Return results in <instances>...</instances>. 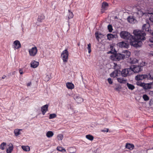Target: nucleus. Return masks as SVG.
Segmentation results:
<instances>
[{
  "label": "nucleus",
  "mask_w": 153,
  "mask_h": 153,
  "mask_svg": "<svg viewBox=\"0 0 153 153\" xmlns=\"http://www.w3.org/2000/svg\"><path fill=\"white\" fill-rule=\"evenodd\" d=\"M133 33L134 36L128 32L122 31L120 32V35L121 38L127 40L128 42L130 43L131 45L136 48L140 46L142 44L141 41L145 39L144 33L137 30H134Z\"/></svg>",
  "instance_id": "f257e3e1"
},
{
  "label": "nucleus",
  "mask_w": 153,
  "mask_h": 153,
  "mask_svg": "<svg viewBox=\"0 0 153 153\" xmlns=\"http://www.w3.org/2000/svg\"><path fill=\"white\" fill-rule=\"evenodd\" d=\"M109 53L113 54L111 56V59L112 60L120 61L125 59V55L119 53H116V51L114 49V51L112 50L110 51Z\"/></svg>",
  "instance_id": "f03ea898"
},
{
  "label": "nucleus",
  "mask_w": 153,
  "mask_h": 153,
  "mask_svg": "<svg viewBox=\"0 0 153 153\" xmlns=\"http://www.w3.org/2000/svg\"><path fill=\"white\" fill-rule=\"evenodd\" d=\"M130 68L132 71L131 72L132 74L138 73L143 70V67L140 65H132L130 67Z\"/></svg>",
  "instance_id": "7ed1b4c3"
},
{
  "label": "nucleus",
  "mask_w": 153,
  "mask_h": 153,
  "mask_svg": "<svg viewBox=\"0 0 153 153\" xmlns=\"http://www.w3.org/2000/svg\"><path fill=\"white\" fill-rule=\"evenodd\" d=\"M68 51L66 49L63 51L62 53L61 57L63 61V62L65 64L68 61Z\"/></svg>",
  "instance_id": "20e7f679"
},
{
  "label": "nucleus",
  "mask_w": 153,
  "mask_h": 153,
  "mask_svg": "<svg viewBox=\"0 0 153 153\" xmlns=\"http://www.w3.org/2000/svg\"><path fill=\"white\" fill-rule=\"evenodd\" d=\"M132 71L129 68H125L122 70L121 72V75L122 76L126 77L127 76H129L132 74L131 72Z\"/></svg>",
  "instance_id": "39448f33"
},
{
  "label": "nucleus",
  "mask_w": 153,
  "mask_h": 153,
  "mask_svg": "<svg viewBox=\"0 0 153 153\" xmlns=\"http://www.w3.org/2000/svg\"><path fill=\"white\" fill-rule=\"evenodd\" d=\"M150 25H149V24L148 23H147L146 24H144L142 28V31H140L142 33H144L145 35L144 36H145L146 35V34L144 32V31H147L149 32L150 30Z\"/></svg>",
  "instance_id": "423d86ee"
},
{
  "label": "nucleus",
  "mask_w": 153,
  "mask_h": 153,
  "mask_svg": "<svg viewBox=\"0 0 153 153\" xmlns=\"http://www.w3.org/2000/svg\"><path fill=\"white\" fill-rule=\"evenodd\" d=\"M37 51L38 50L36 47L34 46L29 49L28 51L30 56H34L36 54Z\"/></svg>",
  "instance_id": "0eeeda50"
},
{
  "label": "nucleus",
  "mask_w": 153,
  "mask_h": 153,
  "mask_svg": "<svg viewBox=\"0 0 153 153\" xmlns=\"http://www.w3.org/2000/svg\"><path fill=\"white\" fill-rule=\"evenodd\" d=\"M108 7V4L106 2H103L102 5L101 12L102 13H104L105 11L107 10Z\"/></svg>",
  "instance_id": "6e6552de"
},
{
  "label": "nucleus",
  "mask_w": 153,
  "mask_h": 153,
  "mask_svg": "<svg viewBox=\"0 0 153 153\" xmlns=\"http://www.w3.org/2000/svg\"><path fill=\"white\" fill-rule=\"evenodd\" d=\"M147 77L146 74L138 75L136 76L135 79L137 80H142L144 79H147Z\"/></svg>",
  "instance_id": "1a4fd4ad"
},
{
  "label": "nucleus",
  "mask_w": 153,
  "mask_h": 153,
  "mask_svg": "<svg viewBox=\"0 0 153 153\" xmlns=\"http://www.w3.org/2000/svg\"><path fill=\"white\" fill-rule=\"evenodd\" d=\"M14 48L15 50L16 49H18L21 47V45L20 42L17 40L14 41L13 42Z\"/></svg>",
  "instance_id": "9d476101"
},
{
  "label": "nucleus",
  "mask_w": 153,
  "mask_h": 153,
  "mask_svg": "<svg viewBox=\"0 0 153 153\" xmlns=\"http://www.w3.org/2000/svg\"><path fill=\"white\" fill-rule=\"evenodd\" d=\"M48 105H45L41 107V111L42 113V114L44 115L45 113L48 110Z\"/></svg>",
  "instance_id": "9b49d317"
},
{
  "label": "nucleus",
  "mask_w": 153,
  "mask_h": 153,
  "mask_svg": "<svg viewBox=\"0 0 153 153\" xmlns=\"http://www.w3.org/2000/svg\"><path fill=\"white\" fill-rule=\"evenodd\" d=\"M39 65V63L35 61H32L30 63L31 67L33 68L37 67Z\"/></svg>",
  "instance_id": "f8f14e48"
},
{
  "label": "nucleus",
  "mask_w": 153,
  "mask_h": 153,
  "mask_svg": "<svg viewBox=\"0 0 153 153\" xmlns=\"http://www.w3.org/2000/svg\"><path fill=\"white\" fill-rule=\"evenodd\" d=\"M126 148L130 150H132L134 148V146L132 144L127 143L126 145Z\"/></svg>",
  "instance_id": "ddd939ff"
},
{
  "label": "nucleus",
  "mask_w": 153,
  "mask_h": 153,
  "mask_svg": "<svg viewBox=\"0 0 153 153\" xmlns=\"http://www.w3.org/2000/svg\"><path fill=\"white\" fill-rule=\"evenodd\" d=\"M118 45L121 48L127 47L128 46V44L124 41L119 42Z\"/></svg>",
  "instance_id": "4468645a"
},
{
  "label": "nucleus",
  "mask_w": 153,
  "mask_h": 153,
  "mask_svg": "<svg viewBox=\"0 0 153 153\" xmlns=\"http://www.w3.org/2000/svg\"><path fill=\"white\" fill-rule=\"evenodd\" d=\"M67 87L69 89H72L74 88V85L71 83L68 82L66 83Z\"/></svg>",
  "instance_id": "2eb2a0df"
},
{
  "label": "nucleus",
  "mask_w": 153,
  "mask_h": 153,
  "mask_svg": "<svg viewBox=\"0 0 153 153\" xmlns=\"http://www.w3.org/2000/svg\"><path fill=\"white\" fill-rule=\"evenodd\" d=\"M68 150L70 153H74L76 151V149L74 147H69L68 148Z\"/></svg>",
  "instance_id": "dca6fc26"
},
{
  "label": "nucleus",
  "mask_w": 153,
  "mask_h": 153,
  "mask_svg": "<svg viewBox=\"0 0 153 153\" xmlns=\"http://www.w3.org/2000/svg\"><path fill=\"white\" fill-rule=\"evenodd\" d=\"M13 149V146L11 144L9 145V147L7 149V153H11Z\"/></svg>",
  "instance_id": "f3484780"
},
{
  "label": "nucleus",
  "mask_w": 153,
  "mask_h": 153,
  "mask_svg": "<svg viewBox=\"0 0 153 153\" xmlns=\"http://www.w3.org/2000/svg\"><path fill=\"white\" fill-rule=\"evenodd\" d=\"M123 53L124 54L123 55H125V58H128L131 54V53L130 51L128 50L124 51Z\"/></svg>",
  "instance_id": "a211bd4d"
},
{
  "label": "nucleus",
  "mask_w": 153,
  "mask_h": 153,
  "mask_svg": "<svg viewBox=\"0 0 153 153\" xmlns=\"http://www.w3.org/2000/svg\"><path fill=\"white\" fill-rule=\"evenodd\" d=\"M22 129H16L14 131V132L16 136H18L21 134L20 131H22Z\"/></svg>",
  "instance_id": "6ab92c4d"
},
{
  "label": "nucleus",
  "mask_w": 153,
  "mask_h": 153,
  "mask_svg": "<svg viewBox=\"0 0 153 153\" xmlns=\"http://www.w3.org/2000/svg\"><path fill=\"white\" fill-rule=\"evenodd\" d=\"M146 75L147 76V79H153V71H151L148 74H146Z\"/></svg>",
  "instance_id": "aec40b11"
},
{
  "label": "nucleus",
  "mask_w": 153,
  "mask_h": 153,
  "mask_svg": "<svg viewBox=\"0 0 153 153\" xmlns=\"http://www.w3.org/2000/svg\"><path fill=\"white\" fill-rule=\"evenodd\" d=\"M45 17L43 14H41L39 16L38 18V21L41 22L45 19Z\"/></svg>",
  "instance_id": "412c9836"
},
{
  "label": "nucleus",
  "mask_w": 153,
  "mask_h": 153,
  "mask_svg": "<svg viewBox=\"0 0 153 153\" xmlns=\"http://www.w3.org/2000/svg\"><path fill=\"white\" fill-rule=\"evenodd\" d=\"M117 80L118 82L121 83H126V80L124 78H117Z\"/></svg>",
  "instance_id": "4be33fe9"
},
{
  "label": "nucleus",
  "mask_w": 153,
  "mask_h": 153,
  "mask_svg": "<svg viewBox=\"0 0 153 153\" xmlns=\"http://www.w3.org/2000/svg\"><path fill=\"white\" fill-rule=\"evenodd\" d=\"M118 71H114L110 74V76L111 77H115L118 76Z\"/></svg>",
  "instance_id": "5701e85b"
},
{
  "label": "nucleus",
  "mask_w": 153,
  "mask_h": 153,
  "mask_svg": "<svg viewBox=\"0 0 153 153\" xmlns=\"http://www.w3.org/2000/svg\"><path fill=\"white\" fill-rule=\"evenodd\" d=\"M126 85L128 88L131 90H132L135 88V86L132 84L127 83Z\"/></svg>",
  "instance_id": "b1692460"
},
{
  "label": "nucleus",
  "mask_w": 153,
  "mask_h": 153,
  "mask_svg": "<svg viewBox=\"0 0 153 153\" xmlns=\"http://www.w3.org/2000/svg\"><path fill=\"white\" fill-rule=\"evenodd\" d=\"M53 135V133L52 131H49L46 134V136L48 138H50Z\"/></svg>",
  "instance_id": "393cba45"
},
{
  "label": "nucleus",
  "mask_w": 153,
  "mask_h": 153,
  "mask_svg": "<svg viewBox=\"0 0 153 153\" xmlns=\"http://www.w3.org/2000/svg\"><path fill=\"white\" fill-rule=\"evenodd\" d=\"M86 138L89 140L92 141L94 139V137L91 134H88L86 135Z\"/></svg>",
  "instance_id": "a878e982"
},
{
  "label": "nucleus",
  "mask_w": 153,
  "mask_h": 153,
  "mask_svg": "<svg viewBox=\"0 0 153 153\" xmlns=\"http://www.w3.org/2000/svg\"><path fill=\"white\" fill-rule=\"evenodd\" d=\"M22 148L25 151L28 152L30 150V147L28 146H22Z\"/></svg>",
  "instance_id": "bb28decb"
},
{
  "label": "nucleus",
  "mask_w": 153,
  "mask_h": 153,
  "mask_svg": "<svg viewBox=\"0 0 153 153\" xmlns=\"http://www.w3.org/2000/svg\"><path fill=\"white\" fill-rule=\"evenodd\" d=\"M58 151H59L62 153L66 152V150L63 147L60 146H58Z\"/></svg>",
  "instance_id": "cd10ccee"
},
{
  "label": "nucleus",
  "mask_w": 153,
  "mask_h": 153,
  "mask_svg": "<svg viewBox=\"0 0 153 153\" xmlns=\"http://www.w3.org/2000/svg\"><path fill=\"white\" fill-rule=\"evenodd\" d=\"M6 143H5L3 142L0 145V148L2 150H4L5 148Z\"/></svg>",
  "instance_id": "c85d7f7f"
},
{
  "label": "nucleus",
  "mask_w": 153,
  "mask_h": 153,
  "mask_svg": "<svg viewBox=\"0 0 153 153\" xmlns=\"http://www.w3.org/2000/svg\"><path fill=\"white\" fill-rule=\"evenodd\" d=\"M76 101L78 103H79L82 102L83 100V99L82 98L79 96L78 98L76 100Z\"/></svg>",
  "instance_id": "c756f323"
},
{
  "label": "nucleus",
  "mask_w": 153,
  "mask_h": 153,
  "mask_svg": "<svg viewBox=\"0 0 153 153\" xmlns=\"http://www.w3.org/2000/svg\"><path fill=\"white\" fill-rule=\"evenodd\" d=\"M69 14L68 15V19H71L73 18L74 16V14L72 12H71L70 11L68 10Z\"/></svg>",
  "instance_id": "7c9ffc66"
},
{
  "label": "nucleus",
  "mask_w": 153,
  "mask_h": 153,
  "mask_svg": "<svg viewBox=\"0 0 153 153\" xmlns=\"http://www.w3.org/2000/svg\"><path fill=\"white\" fill-rule=\"evenodd\" d=\"M107 37L108 39L110 40L112 38H114V36L112 34H108L107 35Z\"/></svg>",
  "instance_id": "2f4dec72"
},
{
  "label": "nucleus",
  "mask_w": 153,
  "mask_h": 153,
  "mask_svg": "<svg viewBox=\"0 0 153 153\" xmlns=\"http://www.w3.org/2000/svg\"><path fill=\"white\" fill-rule=\"evenodd\" d=\"M128 21L130 23H132L134 20V19L133 18L131 17H129L128 18Z\"/></svg>",
  "instance_id": "473e14b6"
},
{
  "label": "nucleus",
  "mask_w": 153,
  "mask_h": 153,
  "mask_svg": "<svg viewBox=\"0 0 153 153\" xmlns=\"http://www.w3.org/2000/svg\"><path fill=\"white\" fill-rule=\"evenodd\" d=\"M143 98L145 101H147L149 100V98L146 94H144L143 96Z\"/></svg>",
  "instance_id": "72a5a7b5"
},
{
  "label": "nucleus",
  "mask_w": 153,
  "mask_h": 153,
  "mask_svg": "<svg viewBox=\"0 0 153 153\" xmlns=\"http://www.w3.org/2000/svg\"><path fill=\"white\" fill-rule=\"evenodd\" d=\"M108 28L109 32H112L113 29L111 25H109L108 26Z\"/></svg>",
  "instance_id": "f704fd0d"
},
{
  "label": "nucleus",
  "mask_w": 153,
  "mask_h": 153,
  "mask_svg": "<svg viewBox=\"0 0 153 153\" xmlns=\"http://www.w3.org/2000/svg\"><path fill=\"white\" fill-rule=\"evenodd\" d=\"M91 44L90 43H89L88 45V47L87 49L88 50V52L89 53H90L91 52Z\"/></svg>",
  "instance_id": "c9c22d12"
},
{
  "label": "nucleus",
  "mask_w": 153,
  "mask_h": 153,
  "mask_svg": "<svg viewBox=\"0 0 153 153\" xmlns=\"http://www.w3.org/2000/svg\"><path fill=\"white\" fill-rule=\"evenodd\" d=\"M56 115L55 114H51L50 115V116L49 117V118L50 119H53V118L55 117H56Z\"/></svg>",
  "instance_id": "e433bc0d"
},
{
  "label": "nucleus",
  "mask_w": 153,
  "mask_h": 153,
  "mask_svg": "<svg viewBox=\"0 0 153 153\" xmlns=\"http://www.w3.org/2000/svg\"><path fill=\"white\" fill-rule=\"evenodd\" d=\"M63 138V135L62 134H59L58 135V140H62Z\"/></svg>",
  "instance_id": "4c0bfd02"
},
{
  "label": "nucleus",
  "mask_w": 153,
  "mask_h": 153,
  "mask_svg": "<svg viewBox=\"0 0 153 153\" xmlns=\"http://www.w3.org/2000/svg\"><path fill=\"white\" fill-rule=\"evenodd\" d=\"M79 95L78 94H76L73 95V97L74 99L76 100L79 97Z\"/></svg>",
  "instance_id": "58836bf2"
},
{
  "label": "nucleus",
  "mask_w": 153,
  "mask_h": 153,
  "mask_svg": "<svg viewBox=\"0 0 153 153\" xmlns=\"http://www.w3.org/2000/svg\"><path fill=\"white\" fill-rule=\"evenodd\" d=\"M50 78V76L49 75H47L45 78V80L46 81H48Z\"/></svg>",
  "instance_id": "ea45409f"
},
{
  "label": "nucleus",
  "mask_w": 153,
  "mask_h": 153,
  "mask_svg": "<svg viewBox=\"0 0 153 153\" xmlns=\"http://www.w3.org/2000/svg\"><path fill=\"white\" fill-rule=\"evenodd\" d=\"M108 82L109 84H112V83H113V82L112 81V80L111 78H108Z\"/></svg>",
  "instance_id": "a19ab883"
},
{
  "label": "nucleus",
  "mask_w": 153,
  "mask_h": 153,
  "mask_svg": "<svg viewBox=\"0 0 153 153\" xmlns=\"http://www.w3.org/2000/svg\"><path fill=\"white\" fill-rule=\"evenodd\" d=\"M101 131L102 132H107L108 131V128H105L104 129L101 130Z\"/></svg>",
  "instance_id": "79ce46f5"
},
{
  "label": "nucleus",
  "mask_w": 153,
  "mask_h": 153,
  "mask_svg": "<svg viewBox=\"0 0 153 153\" xmlns=\"http://www.w3.org/2000/svg\"><path fill=\"white\" fill-rule=\"evenodd\" d=\"M149 19L153 23V14L151 15Z\"/></svg>",
  "instance_id": "37998d69"
},
{
  "label": "nucleus",
  "mask_w": 153,
  "mask_h": 153,
  "mask_svg": "<svg viewBox=\"0 0 153 153\" xmlns=\"http://www.w3.org/2000/svg\"><path fill=\"white\" fill-rule=\"evenodd\" d=\"M95 36L96 38V39L97 40H98L99 38V35H98V33H95Z\"/></svg>",
  "instance_id": "c03bdc74"
},
{
  "label": "nucleus",
  "mask_w": 153,
  "mask_h": 153,
  "mask_svg": "<svg viewBox=\"0 0 153 153\" xmlns=\"http://www.w3.org/2000/svg\"><path fill=\"white\" fill-rule=\"evenodd\" d=\"M68 108L69 109V108L70 109H72V108L71 107V105L70 104L68 105L67 106Z\"/></svg>",
  "instance_id": "a18cd8bd"
},
{
  "label": "nucleus",
  "mask_w": 153,
  "mask_h": 153,
  "mask_svg": "<svg viewBox=\"0 0 153 153\" xmlns=\"http://www.w3.org/2000/svg\"><path fill=\"white\" fill-rule=\"evenodd\" d=\"M19 72L21 74H23V71L21 69H19Z\"/></svg>",
  "instance_id": "49530a36"
},
{
  "label": "nucleus",
  "mask_w": 153,
  "mask_h": 153,
  "mask_svg": "<svg viewBox=\"0 0 153 153\" xmlns=\"http://www.w3.org/2000/svg\"><path fill=\"white\" fill-rule=\"evenodd\" d=\"M31 85V82H29L27 84V86H30Z\"/></svg>",
  "instance_id": "de8ad7c7"
},
{
  "label": "nucleus",
  "mask_w": 153,
  "mask_h": 153,
  "mask_svg": "<svg viewBox=\"0 0 153 153\" xmlns=\"http://www.w3.org/2000/svg\"><path fill=\"white\" fill-rule=\"evenodd\" d=\"M143 83H139V82H138L137 85H139L140 86H142L143 85Z\"/></svg>",
  "instance_id": "09e8293b"
},
{
  "label": "nucleus",
  "mask_w": 153,
  "mask_h": 153,
  "mask_svg": "<svg viewBox=\"0 0 153 153\" xmlns=\"http://www.w3.org/2000/svg\"><path fill=\"white\" fill-rule=\"evenodd\" d=\"M6 77V76L5 75H4L2 77V79H4Z\"/></svg>",
  "instance_id": "8fccbe9b"
},
{
  "label": "nucleus",
  "mask_w": 153,
  "mask_h": 153,
  "mask_svg": "<svg viewBox=\"0 0 153 153\" xmlns=\"http://www.w3.org/2000/svg\"><path fill=\"white\" fill-rule=\"evenodd\" d=\"M56 149L57 150V147L56 148Z\"/></svg>",
  "instance_id": "3c124183"
},
{
  "label": "nucleus",
  "mask_w": 153,
  "mask_h": 153,
  "mask_svg": "<svg viewBox=\"0 0 153 153\" xmlns=\"http://www.w3.org/2000/svg\"><path fill=\"white\" fill-rule=\"evenodd\" d=\"M152 127H153V125H152Z\"/></svg>",
  "instance_id": "603ef678"
}]
</instances>
